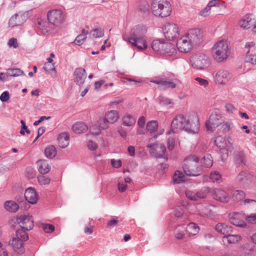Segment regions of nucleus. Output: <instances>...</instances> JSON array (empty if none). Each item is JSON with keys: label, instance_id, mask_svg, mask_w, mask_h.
<instances>
[{"label": "nucleus", "instance_id": "obj_1", "mask_svg": "<svg viewBox=\"0 0 256 256\" xmlns=\"http://www.w3.org/2000/svg\"><path fill=\"white\" fill-rule=\"evenodd\" d=\"M199 120L196 116H192L186 118L182 114L176 116L171 124V129L168 132L170 134L172 132L176 133L179 131L184 130L189 133H198L199 130Z\"/></svg>", "mask_w": 256, "mask_h": 256}, {"label": "nucleus", "instance_id": "obj_2", "mask_svg": "<svg viewBox=\"0 0 256 256\" xmlns=\"http://www.w3.org/2000/svg\"><path fill=\"white\" fill-rule=\"evenodd\" d=\"M146 32V28L144 26H136L131 30L128 41L133 46L136 47L140 50H145L147 46L144 37Z\"/></svg>", "mask_w": 256, "mask_h": 256}, {"label": "nucleus", "instance_id": "obj_3", "mask_svg": "<svg viewBox=\"0 0 256 256\" xmlns=\"http://www.w3.org/2000/svg\"><path fill=\"white\" fill-rule=\"evenodd\" d=\"M212 53L213 58L216 62L226 60L230 54L228 42L224 40L217 42L212 48Z\"/></svg>", "mask_w": 256, "mask_h": 256}, {"label": "nucleus", "instance_id": "obj_4", "mask_svg": "<svg viewBox=\"0 0 256 256\" xmlns=\"http://www.w3.org/2000/svg\"><path fill=\"white\" fill-rule=\"evenodd\" d=\"M183 170L187 176H200L202 172V168L199 165L198 157L196 156H190L186 158L184 160Z\"/></svg>", "mask_w": 256, "mask_h": 256}, {"label": "nucleus", "instance_id": "obj_5", "mask_svg": "<svg viewBox=\"0 0 256 256\" xmlns=\"http://www.w3.org/2000/svg\"><path fill=\"white\" fill-rule=\"evenodd\" d=\"M151 8L154 15L162 18L170 16L172 12L171 5L166 0H152Z\"/></svg>", "mask_w": 256, "mask_h": 256}, {"label": "nucleus", "instance_id": "obj_6", "mask_svg": "<svg viewBox=\"0 0 256 256\" xmlns=\"http://www.w3.org/2000/svg\"><path fill=\"white\" fill-rule=\"evenodd\" d=\"M28 238V235L24 230H18L16 232V237L10 240L9 244L12 246L15 252L22 254L25 252L24 242L27 240Z\"/></svg>", "mask_w": 256, "mask_h": 256}, {"label": "nucleus", "instance_id": "obj_7", "mask_svg": "<svg viewBox=\"0 0 256 256\" xmlns=\"http://www.w3.org/2000/svg\"><path fill=\"white\" fill-rule=\"evenodd\" d=\"M190 62L192 68L198 70H206L211 64L210 58L203 54H198L192 56Z\"/></svg>", "mask_w": 256, "mask_h": 256}, {"label": "nucleus", "instance_id": "obj_8", "mask_svg": "<svg viewBox=\"0 0 256 256\" xmlns=\"http://www.w3.org/2000/svg\"><path fill=\"white\" fill-rule=\"evenodd\" d=\"M222 114L218 110L213 111L210 116L209 118L206 122V130L213 132L221 124Z\"/></svg>", "mask_w": 256, "mask_h": 256}, {"label": "nucleus", "instance_id": "obj_9", "mask_svg": "<svg viewBox=\"0 0 256 256\" xmlns=\"http://www.w3.org/2000/svg\"><path fill=\"white\" fill-rule=\"evenodd\" d=\"M165 38L168 40H174L178 38L179 28L177 24L172 22L166 23L163 28Z\"/></svg>", "mask_w": 256, "mask_h": 256}, {"label": "nucleus", "instance_id": "obj_10", "mask_svg": "<svg viewBox=\"0 0 256 256\" xmlns=\"http://www.w3.org/2000/svg\"><path fill=\"white\" fill-rule=\"evenodd\" d=\"M245 196L244 192L241 190H234L232 194V199L234 201L240 202V204L246 205L249 208L252 206L256 210V200L252 199L244 200Z\"/></svg>", "mask_w": 256, "mask_h": 256}, {"label": "nucleus", "instance_id": "obj_11", "mask_svg": "<svg viewBox=\"0 0 256 256\" xmlns=\"http://www.w3.org/2000/svg\"><path fill=\"white\" fill-rule=\"evenodd\" d=\"M16 221L22 228L20 230H22L25 232L26 230H32L34 226L32 216L29 214L20 216L17 218Z\"/></svg>", "mask_w": 256, "mask_h": 256}, {"label": "nucleus", "instance_id": "obj_12", "mask_svg": "<svg viewBox=\"0 0 256 256\" xmlns=\"http://www.w3.org/2000/svg\"><path fill=\"white\" fill-rule=\"evenodd\" d=\"M47 16L49 22L55 26L62 24L64 20L62 12L60 10L56 9L49 11Z\"/></svg>", "mask_w": 256, "mask_h": 256}, {"label": "nucleus", "instance_id": "obj_13", "mask_svg": "<svg viewBox=\"0 0 256 256\" xmlns=\"http://www.w3.org/2000/svg\"><path fill=\"white\" fill-rule=\"evenodd\" d=\"M206 194L210 192L215 200L222 202H228L229 200V197L227 193L224 190L220 188H216L211 190L210 188H206L205 189Z\"/></svg>", "mask_w": 256, "mask_h": 256}, {"label": "nucleus", "instance_id": "obj_14", "mask_svg": "<svg viewBox=\"0 0 256 256\" xmlns=\"http://www.w3.org/2000/svg\"><path fill=\"white\" fill-rule=\"evenodd\" d=\"M147 147L150 148V154L156 158H163L166 150L164 145L160 144H154L148 145Z\"/></svg>", "mask_w": 256, "mask_h": 256}, {"label": "nucleus", "instance_id": "obj_15", "mask_svg": "<svg viewBox=\"0 0 256 256\" xmlns=\"http://www.w3.org/2000/svg\"><path fill=\"white\" fill-rule=\"evenodd\" d=\"M28 14L24 12H20L12 16L9 20L8 27L14 28V26H20L23 24L27 20Z\"/></svg>", "mask_w": 256, "mask_h": 256}, {"label": "nucleus", "instance_id": "obj_16", "mask_svg": "<svg viewBox=\"0 0 256 256\" xmlns=\"http://www.w3.org/2000/svg\"><path fill=\"white\" fill-rule=\"evenodd\" d=\"M238 25L243 29L256 28V20L252 14H246L238 22Z\"/></svg>", "mask_w": 256, "mask_h": 256}, {"label": "nucleus", "instance_id": "obj_17", "mask_svg": "<svg viewBox=\"0 0 256 256\" xmlns=\"http://www.w3.org/2000/svg\"><path fill=\"white\" fill-rule=\"evenodd\" d=\"M193 46L197 45L202 42V35L200 30L192 29L185 34Z\"/></svg>", "mask_w": 256, "mask_h": 256}, {"label": "nucleus", "instance_id": "obj_18", "mask_svg": "<svg viewBox=\"0 0 256 256\" xmlns=\"http://www.w3.org/2000/svg\"><path fill=\"white\" fill-rule=\"evenodd\" d=\"M176 46L180 52L186 53L192 50L194 46L184 35L178 40Z\"/></svg>", "mask_w": 256, "mask_h": 256}, {"label": "nucleus", "instance_id": "obj_19", "mask_svg": "<svg viewBox=\"0 0 256 256\" xmlns=\"http://www.w3.org/2000/svg\"><path fill=\"white\" fill-rule=\"evenodd\" d=\"M231 78L232 75L228 71L220 70L216 72L214 80L218 84H225Z\"/></svg>", "mask_w": 256, "mask_h": 256}, {"label": "nucleus", "instance_id": "obj_20", "mask_svg": "<svg viewBox=\"0 0 256 256\" xmlns=\"http://www.w3.org/2000/svg\"><path fill=\"white\" fill-rule=\"evenodd\" d=\"M152 82L154 84L162 85L164 89L174 88L178 84L181 83L180 81L177 78L174 79L172 82L162 79L160 80H154Z\"/></svg>", "mask_w": 256, "mask_h": 256}, {"label": "nucleus", "instance_id": "obj_21", "mask_svg": "<svg viewBox=\"0 0 256 256\" xmlns=\"http://www.w3.org/2000/svg\"><path fill=\"white\" fill-rule=\"evenodd\" d=\"M74 82L79 86L82 85L86 78V72L84 68H79L75 70L74 73Z\"/></svg>", "mask_w": 256, "mask_h": 256}, {"label": "nucleus", "instance_id": "obj_22", "mask_svg": "<svg viewBox=\"0 0 256 256\" xmlns=\"http://www.w3.org/2000/svg\"><path fill=\"white\" fill-rule=\"evenodd\" d=\"M242 240V237L238 234H231L229 233L222 237V242L224 245L234 244Z\"/></svg>", "mask_w": 256, "mask_h": 256}, {"label": "nucleus", "instance_id": "obj_23", "mask_svg": "<svg viewBox=\"0 0 256 256\" xmlns=\"http://www.w3.org/2000/svg\"><path fill=\"white\" fill-rule=\"evenodd\" d=\"M236 180L240 184L246 185L252 181V176L246 172L242 171L236 177Z\"/></svg>", "mask_w": 256, "mask_h": 256}, {"label": "nucleus", "instance_id": "obj_24", "mask_svg": "<svg viewBox=\"0 0 256 256\" xmlns=\"http://www.w3.org/2000/svg\"><path fill=\"white\" fill-rule=\"evenodd\" d=\"M24 198L29 203L32 204H35L38 201L36 193L32 188H29L26 190Z\"/></svg>", "mask_w": 256, "mask_h": 256}, {"label": "nucleus", "instance_id": "obj_25", "mask_svg": "<svg viewBox=\"0 0 256 256\" xmlns=\"http://www.w3.org/2000/svg\"><path fill=\"white\" fill-rule=\"evenodd\" d=\"M186 196L192 200L196 201L206 197V191H200L197 192L186 190Z\"/></svg>", "mask_w": 256, "mask_h": 256}, {"label": "nucleus", "instance_id": "obj_26", "mask_svg": "<svg viewBox=\"0 0 256 256\" xmlns=\"http://www.w3.org/2000/svg\"><path fill=\"white\" fill-rule=\"evenodd\" d=\"M240 214L237 212H234L230 214V222L236 226L244 228L246 226L244 222L240 219Z\"/></svg>", "mask_w": 256, "mask_h": 256}, {"label": "nucleus", "instance_id": "obj_27", "mask_svg": "<svg viewBox=\"0 0 256 256\" xmlns=\"http://www.w3.org/2000/svg\"><path fill=\"white\" fill-rule=\"evenodd\" d=\"M216 232L220 234L226 236L232 232V227L225 223H218L215 227Z\"/></svg>", "mask_w": 256, "mask_h": 256}, {"label": "nucleus", "instance_id": "obj_28", "mask_svg": "<svg viewBox=\"0 0 256 256\" xmlns=\"http://www.w3.org/2000/svg\"><path fill=\"white\" fill-rule=\"evenodd\" d=\"M59 146L62 148H66L69 144L70 136L67 132L60 134L58 138Z\"/></svg>", "mask_w": 256, "mask_h": 256}, {"label": "nucleus", "instance_id": "obj_29", "mask_svg": "<svg viewBox=\"0 0 256 256\" xmlns=\"http://www.w3.org/2000/svg\"><path fill=\"white\" fill-rule=\"evenodd\" d=\"M175 53H176V50L174 45L171 43L165 42L160 54L167 56H172Z\"/></svg>", "mask_w": 256, "mask_h": 256}, {"label": "nucleus", "instance_id": "obj_30", "mask_svg": "<svg viewBox=\"0 0 256 256\" xmlns=\"http://www.w3.org/2000/svg\"><path fill=\"white\" fill-rule=\"evenodd\" d=\"M37 164L38 172L41 174H46L50 172V166L47 160H39L37 162Z\"/></svg>", "mask_w": 256, "mask_h": 256}, {"label": "nucleus", "instance_id": "obj_31", "mask_svg": "<svg viewBox=\"0 0 256 256\" xmlns=\"http://www.w3.org/2000/svg\"><path fill=\"white\" fill-rule=\"evenodd\" d=\"M105 117L110 124H114L118 120L120 116L118 111L112 110L106 112Z\"/></svg>", "mask_w": 256, "mask_h": 256}, {"label": "nucleus", "instance_id": "obj_32", "mask_svg": "<svg viewBox=\"0 0 256 256\" xmlns=\"http://www.w3.org/2000/svg\"><path fill=\"white\" fill-rule=\"evenodd\" d=\"M88 129V126L82 122H77L72 127V131L78 134L85 132Z\"/></svg>", "mask_w": 256, "mask_h": 256}, {"label": "nucleus", "instance_id": "obj_33", "mask_svg": "<svg viewBox=\"0 0 256 256\" xmlns=\"http://www.w3.org/2000/svg\"><path fill=\"white\" fill-rule=\"evenodd\" d=\"M4 208L10 212H14L18 210L19 206L18 204L14 201H6L4 204Z\"/></svg>", "mask_w": 256, "mask_h": 256}, {"label": "nucleus", "instance_id": "obj_34", "mask_svg": "<svg viewBox=\"0 0 256 256\" xmlns=\"http://www.w3.org/2000/svg\"><path fill=\"white\" fill-rule=\"evenodd\" d=\"M164 42V40H154L152 43V48L155 52L160 54Z\"/></svg>", "mask_w": 256, "mask_h": 256}, {"label": "nucleus", "instance_id": "obj_35", "mask_svg": "<svg viewBox=\"0 0 256 256\" xmlns=\"http://www.w3.org/2000/svg\"><path fill=\"white\" fill-rule=\"evenodd\" d=\"M199 228L194 223L190 222L188 224L186 228V232L189 236H194L198 233Z\"/></svg>", "mask_w": 256, "mask_h": 256}, {"label": "nucleus", "instance_id": "obj_36", "mask_svg": "<svg viewBox=\"0 0 256 256\" xmlns=\"http://www.w3.org/2000/svg\"><path fill=\"white\" fill-rule=\"evenodd\" d=\"M136 123V118L132 115L126 114L122 118V124L124 126H130Z\"/></svg>", "mask_w": 256, "mask_h": 256}, {"label": "nucleus", "instance_id": "obj_37", "mask_svg": "<svg viewBox=\"0 0 256 256\" xmlns=\"http://www.w3.org/2000/svg\"><path fill=\"white\" fill-rule=\"evenodd\" d=\"M234 160L238 165L244 164L246 162V156L243 152H238L236 154Z\"/></svg>", "mask_w": 256, "mask_h": 256}, {"label": "nucleus", "instance_id": "obj_38", "mask_svg": "<svg viewBox=\"0 0 256 256\" xmlns=\"http://www.w3.org/2000/svg\"><path fill=\"white\" fill-rule=\"evenodd\" d=\"M200 162L202 165L206 168H210L212 166L213 160L210 154H206L201 159Z\"/></svg>", "mask_w": 256, "mask_h": 256}, {"label": "nucleus", "instance_id": "obj_39", "mask_svg": "<svg viewBox=\"0 0 256 256\" xmlns=\"http://www.w3.org/2000/svg\"><path fill=\"white\" fill-rule=\"evenodd\" d=\"M186 180V176L182 172L176 170L173 176V180L174 182L180 184Z\"/></svg>", "mask_w": 256, "mask_h": 256}, {"label": "nucleus", "instance_id": "obj_40", "mask_svg": "<svg viewBox=\"0 0 256 256\" xmlns=\"http://www.w3.org/2000/svg\"><path fill=\"white\" fill-rule=\"evenodd\" d=\"M44 153L47 158H52L56 156V149L54 146H50L45 148Z\"/></svg>", "mask_w": 256, "mask_h": 256}, {"label": "nucleus", "instance_id": "obj_41", "mask_svg": "<svg viewBox=\"0 0 256 256\" xmlns=\"http://www.w3.org/2000/svg\"><path fill=\"white\" fill-rule=\"evenodd\" d=\"M97 125L100 127L102 130H106L108 128V120L104 116L99 118L96 122Z\"/></svg>", "mask_w": 256, "mask_h": 256}, {"label": "nucleus", "instance_id": "obj_42", "mask_svg": "<svg viewBox=\"0 0 256 256\" xmlns=\"http://www.w3.org/2000/svg\"><path fill=\"white\" fill-rule=\"evenodd\" d=\"M7 74L11 76H18L24 74V72L20 68H8L7 70Z\"/></svg>", "mask_w": 256, "mask_h": 256}, {"label": "nucleus", "instance_id": "obj_43", "mask_svg": "<svg viewBox=\"0 0 256 256\" xmlns=\"http://www.w3.org/2000/svg\"><path fill=\"white\" fill-rule=\"evenodd\" d=\"M94 38H99L104 35V30L102 28H96L92 30L90 33Z\"/></svg>", "mask_w": 256, "mask_h": 256}, {"label": "nucleus", "instance_id": "obj_44", "mask_svg": "<svg viewBox=\"0 0 256 256\" xmlns=\"http://www.w3.org/2000/svg\"><path fill=\"white\" fill-rule=\"evenodd\" d=\"M38 180L39 184L42 186L48 185L50 181V178L48 176H44V174L38 175Z\"/></svg>", "mask_w": 256, "mask_h": 256}, {"label": "nucleus", "instance_id": "obj_45", "mask_svg": "<svg viewBox=\"0 0 256 256\" xmlns=\"http://www.w3.org/2000/svg\"><path fill=\"white\" fill-rule=\"evenodd\" d=\"M222 176L217 171L212 172L210 176V180L213 182H221Z\"/></svg>", "mask_w": 256, "mask_h": 256}, {"label": "nucleus", "instance_id": "obj_46", "mask_svg": "<svg viewBox=\"0 0 256 256\" xmlns=\"http://www.w3.org/2000/svg\"><path fill=\"white\" fill-rule=\"evenodd\" d=\"M158 127V122L154 120L150 121L146 124V128L150 132L156 131L157 130Z\"/></svg>", "mask_w": 256, "mask_h": 256}, {"label": "nucleus", "instance_id": "obj_47", "mask_svg": "<svg viewBox=\"0 0 256 256\" xmlns=\"http://www.w3.org/2000/svg\"><path fill=\"white\" fill-rule=\"evenodd\" d=\"M100 128L98 127L97 124H91L89 126V130L90 132L95 135H98L100 133Z\"/></svg>", "mask_w": 256, "mask_h": 256}, {"label": "nucleus", "instance_id": "obj_48", "mask_svg": "<svg viewBox=\"0 0 256 256\" xmlns=\"http://www.w3.org/2000/svg\"><path fill=\"white\" fill-rule=\"evenodd\" d=\"M184 228H182L180 226H178L176 230L175 237L176 238L180 240L182 239L184 236Z\"/></svg>", "mask_w": 256, "mask_h": 256}, {"label": "nucleus", "instance_id": "obj_49", "mask_svg": "<svg viewBox=\"0 0 256 256\" xmlns=\"http://www.w3.org/2000/svg\"><path fill=\"white\" fill-rule=\"evenodd\" d=\"M86 38V36H85L84 34H80L76 37L74 42L75 43V44L80 46L83 44V42H84V40Z\"/></svg>", "mask_w": 256, "mask_h": 256}, {"label": "nucleus", "instance_id": "obj_50", "mask_svg": "<svg viewBox=\"0 0 256 256\" xmlns=\"http://www.w3.org/2000/svg\"><path fill=\"white\" fill-rule=\"evenodd\" d=\"M44 69L47 72H50L54 71L56 74V68L54 64L50 62H46Z\"/></svg>", "mask_w": 256, "mask_h": 256}, {"label": "nucleus", "instance_id": "obj_51", "mask_svg": "<svg viewBox=\"0 0 256 256\" xmlns=\"http://www.w3.org/2000/svg\"><path fill=\"white\" fill-rule=\"evenodd\" d=\"M8 45L10 48H16L18 46L17 39L12 38L9 40Z\"/></svg>", "mask_w": 256, "mask_h": 256}, {"label": "nucleus", "instance_id": "obj_52", "mask_svg": "<svg viewBox=\"0 0 256 256\" xmlns=\"http://www.w3.org/2000/svg\"><path fill=\"white\" fill-rule=\"evenodd\" d=\"M233 124L232 122H226L222 126V128L224 132H226L230 130L232 127Z\"/></svg>", "mask_w": 256, "mask_h": 256}, {"label": "nucleus", "instance_id": "obj_53", "mask_svg": "<svg viewBox=\"0 0 256 256\" xmlns=\"http://www.w3.org/2000/svg\"><path fill=\"white\" fill-rule=\"evenodd\" d=\"M194 80L196 82H198V84L200 86H202L204 88L207 86L208 85V82L206 80H205V79H204V78H198V77L195 78Z\"/></svg>", "mask_w": 256, "mask_h": 256}, {"label": "nucleus", "instance_id": "obj_54", "mask_svg": "<svg viewBox=\"0 0 256 256\" xmlns=\"http://www.w3.org/2000/svg\"><path fill=\"white\" fill-rule=\"evenodd\" d=\"M168 148L170 150L174 149V138L171 136L168 137Z\"/></svg>", "mask_w": 256, "mask_h": 256}, {"label": "nucleus", "instance_id": "obj_55", "mask_svg": "<svg viewBox=\"0 0 256 256\" xmlns=\"http://www.w3.org/2000/svg\"><path fill=\"white\" fill-rule=\"evenodd\" d=\"M10 98L9 92L8 91H5L2 92L0 96V100L2 102H7Z\"/></svg>", "mask_w": 256, "mask_h": 256}, {"label": "nucleus", "instance_id": "obj_56", "mask_svg": "<svg viewBox=\"0 0 256 256\" xmlns=\"http://www.w3.org/2000/svg\"><path fill=\"white\" fill-rule=\"evenodd\" d=\"M246 220L251 224H256V214H250L246 217Z\"/></svg>", "mask_w": 256, "mask_h": 256}, {"label": "nucleus", "instance_id": "obj_57", "mask_svg": "<svg viewBox=\"0 0 256 256\" xmlns=\"http://www.w3.org/2000/svg\"><path fill=\"white\" fill-rule=\"evenodd\" d=\"M44 230L45 232L50 233L54 231V226L52 224H46L44 226Z\"/></svg>", "mask_w": 256, "mask_h": 256}, {"label": "nucleus", "instance_id": "obj_58", "mask_svg": "<svg viewBox=\"0 0 256 256\" xmlns=\"http://www.w3.org/2000/svg\"><path fill=\"white\" fill-rule=\"evenodd\" d=\"M159 102H160V104L162 106L168 105L171 103L170 100L168 98H164V97L160 98Z\"/></svg>", "mask_w": 256, "mask_h": 256}, {"label": "nucleus", "instance_id": "obj_59", "mask_svg": "<svg viewBox=\"0 0 256 256\" xmlns=\"http://www.w3.org/2000/svg\"><path fill=\"white\" fill-rule=\"evenodd\" d=\"M225 108L226 112L230 114H232L236 110V108L234 106L230 104H226Z\"/></svg>", "mask_w": 256, "mask_h": 256}, {"label": "nucleus", "instance_id": "obj_60", "mask_svg": "<svg viewBox=\"0 0 256 256\" xmlns=\"http://www.w3.org/2000/svg\"><path fill=\"white\" fill-rule=\"evenodd\" d=\"M87 145L88 149L91 150H96L98 147L96 144L93 141H89Z\"/></svg>", "mask_w": 256, "mask_h": 256}, {"label": "nucleus", "instance_id": "obj_61", "mask_svg": "<svg viewBox=\"0 0 256 256\" xmlns=\"http://www.w3.org/2000/svg\"><path fill=\"white\" fill-rule=\"evenodd\" d=\"M174 214L176 217L180 218L183 214L182 209L180 206L176 208L174 212Z\"/></svg>", "mask_w": 256, "mask_h": 256}, {"label": "nucleus", "instance_id": "obj_62", "mask_svg": "<svg viewBox=\"0 0 256 256\" xmlns=\"http://www.w3.org/2000/svg\"><path fill=\"white\" fill-rule=\"evenodd\" d=\"M210 8L207 6L206 7L200 11V14L202 16H206L210 14Z\"/></svg>", "mask_w": 256, "mask_h": 256}, {"label": "nucleus", "instance_id": "obj_63", "mask_svg": "<svg viewBox=\"0 0 256 256\" xmlns=\"http://www.w3.org/2000/svg\"><path fill=\"white\" fill-rule=\"evenodd\" d=\"M111 164L112 165L116 168H118L122 166V162L120 160H116L114 159H112L111 160Z\"/></svg>", "mask_w": 256, "mask_h": 256}, {"label": "nucleus", "instance_id": "obj_64", "mask_svg": "<svg viewBox=\"0 0 256 256\" xmlns=\"http://www.w3.org/2000/svg\"><path fill=\"white\" fill-rule=\"evenodd\" d=\"M27 176L29 178H32L35 176V174L34 170L31 168H27L26 170Z\"/></svg>", "mask_w": 256, "mask_h": 256}]
</instances>
